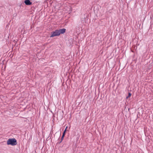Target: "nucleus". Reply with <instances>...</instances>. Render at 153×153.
Here are the masks:
<instances>
[{"label":"nucleus","mask_w":153,"mask_h":153,"mask_svg":"<svg viewBox=\"0 0 153 153\" xmlns=\"http://www.w3.org/2000/svg\"><path fill=\"white\" fill-rule=\"evenodd\" d=\"M17 143V140L14 138L9 139L7 142V145H11L12 146L16 145Z\"/></svg>","instance_id":"f03ea898"},{"label":"nucleus","mask_w":153,"mask_h":153,"mask_svg":"<svg viewBox=\"0 0 153 153\" xmlns=\"http://www.w3.org/2000/svg\"><path fill=\"white\" fill-rule=\"evenodd\" d=\"M131 96V94L130 93H129L128 94V96L126 97V98H128V97H130Z\"/></svg>","instance_id":"39448f33"},{"label":"nucleus","mask_w":153,"mask_h":153,"mask_svg":"<svg viewBox=\"0 0 153 153\" xmlns=\"http://www.w3.org/2000/svg\"><path fill=\"white\" fill-rule=\"evenodd\" d=\"M64 136L63 135H62V140L63 139V137H64Z\"/></svg>","instance_id":"423d86ee"},{"label":"nucleus","mask_w":153,"mask_h":153,"mask_svg":"<svg viewBox=\"0 0 153 153\" xmlns=\"http://www.w3.org/2000/svg\"><path fill=\"white\" fill-rule=\"evenodd\" d=\"M65 29L64 28L56 30L55 31L51 33L50 37H53L54 36H59L61 34H63L65 33Z\"/></svg>","instance_id":"f257e3e1"},{"label":"nucleus","mask_w":153,"mask_h":153,"mask_svg":"<svg viewBox=\"0 0 153 153\" xmlns=\"http://www.w3.org/2000/svg\"><path fill=\"white\" fill-rule=\"evenodd\" d=\"M67 126L66 128L65 129V131H64L63 132V134H62V135H64V136H65V132H66V130L67 129Z\"/></svg>","instance_id":"20e7f679"},{"label":"nucleus","mask_w":153,"mask_h":153,"mask_svg":"<svg viewBox=\"0 0 153 153\" xmlns=\"http://www.w3.org/2000/svg\"><path fill=\"white\" fill-rule=\"evenodd\" d=\"M24 3L27 5H30L32 4V2L30 0H25Z\"/></svg>","instance_id":"7ed1b4c3"}]
</instances>
